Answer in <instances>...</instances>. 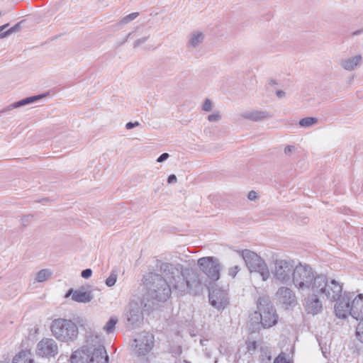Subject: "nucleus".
<instances>
[{
  "label": "nucleus",
  "mask_w": 363,
  "mask_h": 363,
  "mask_svg": "<svg viewBox=\"0 0 363 363\" xmlns=\"http://www.w3.org/2000/svg\"><path fill=\"white\" fill-rule=\"evenodd\" d=\"M156 267L162 274L149 272L143 277V282L152 299L165 301L172 292L183 296L186 293L197 295L202 291L199 274L193 269L184 268L180 264H174L159 259L156 262Z\"/></svg>",
  "instance_id": "obj_1"
},
{
  "label": "nucleus",
  "mask_w": 363,
  "mask_h": 363,
  "mask_svg": "<svg viewBox=\"0 0 363 363\" xmlns=\"http://www.w3.org/2000/svg\"><path fill=\"white\" fill-rule=\"evenodd\" d=\"M354 293L345 291L342 297L335 304V315L345 319L350 315L353 318L363 320V294L357 295L354 298Z\"/></svg>",
  "instance_id": "obj_2"
},
{
  "label": "nucleus",
  "mask_w": 363,
  "mask_h": 363,
  "mask_svg": "<svg viewBox=\"0 0 363 363\" xmlns=\"http://www.w3.org/2000/svg\"><path fill=\"white\" fill-rule=\"evenodd\" d=\"M50 330L57 340L63 342L76 340L79 334L78 327L72 320L61 318L52 321Z\"/></svg>",
  "instance_id": "obj_3"
},
{
  "label": "nucleus",
  "mask_w": 363,
  "mask_h": 363,
  "mask_svg": "<svg viewBox=\"0 0 363 363\" xmlns=\"http://www.w3.org/2000/svg\"><path fill=\"white\" fill-rule=\"evenodd\" d=\"M313 291L317 293L325 294L331 301H336V303L342 298V286L335 279L328 281L325 275L316 276V279L313 284Z\"/></svg>",
  "instance_id": "obj_4"
},
{
  "label": "nucleus",
  "mask_w": 363,
  "mask_h": 363,
  "mask_svg": "<svg viewBox=\"0 0 363 363\" xmlns=\"http://www.w3.org/2000/svg\"><path fill=\"white\" fill-rule=\"evenodd\" d=\"M317 275L310 265L299 263L294 267L291 281L298 290L311 289L313 291Z\"/></svg>",
  "instance_id": "obj_5"
},
{
  "label": "nucleus",
  "mask_w": 363,
  "mask_h": 363,
  "mask_svg": "<svg viewBox=\"0 0 363 363\" xmlns=\"http://www.w3.org/2000/svg\"><path fill=\"white\" fill-rule=\"evenodd\" d=\"M257 305L262 326L264 328H268L276 325L278 321V315L269 296H259ZM255 314L257 315V313L255 312Z\"/></svg>",
  "instance_id": "obj_6"
},
{
  "label": "nucleus",
  "mask_w": 363,
  "mask_h": 363,
  "mask_svg": "<svg viewBox=\"0 0 363 363\" xmlns=\"http://www.w3.org/2000/svg\"><path fill=\"white\" fill-rule=\"evenodd\" d=\"M238 253L250 272L259 273L263 281H267L269 278L270 272L267 263L257 253L250 250L238 251Z\"/></svg>",
  "instance_id": "obj_7"
},
{
  "label": "nucleus",
  "mask_w": 363,
  "mask_h": 363,
  "mask_svg": "<svg viewBox=\"0 0 363 363\" xmlns=\"http://www.w3.org/2000/svg\"><path fill=\"white\" fill-rule=\"evenodd\" d=\"M72 363H108V356L106 348H99L96 350L75 351L70 357Z\"/></svg>",
  "instance_id": "obj_8"
},
{
  "label": "nucleus",
  "mask_w": 363,
  "mask_h": 363,
  "mask_svg": "<svg viewBox=\"0 0 363 363\" xmlns=\"http://www.w3.org/2000/svg\"><path fill=\"white\" fill-rule=\"evenodd\" d=\"M294 267L293 261L282 259H275L272 269L273 276L280 283L287 284L292 279Z\"/></svg>",
  "instance_id": "obj_9"
},
{
  "label": "nucleus",
  "mask_w": 363,
  "mask_h": 363,
  "mask_svg": "<svg viewBox=\"0 0 363 363\" xmlns=\"http://www.w3.org/2000/svg\"><path fill=\"white\" fill-rule=\"evenodd\" d=\"M197 264L200 270L211 281H215L220 279L222 265L217 257H203L198 259Z\"/></svg>",
  "instance_id": "obj_10"
},
{
  "label": "nucleus",
  "mask_w": 363,
  "mask_h": 363,
  "mask_svg": "<svg viewBox=\"0 0 363 363\" xmlns=\"http://www.w3.org/2000/svg\"><path fill=\"white\" fill-rule=\"evenodd\" d=\"M154 346V336L147 332L139 333L134 339L132 347L138 356H144L151 351Z\"/></svg>",
  "instance_id": "obj_11"
},
{
  "label": "nucleus",
  "mask_w": 363,
  "mask_h": 363,
  "mask_svg": "<svg viewBox=\"0 0 363 363\" xmlns=\"http://www.w3.org/2000/svg\"><path fill=\"white\" fill-rule=\"evenodd\" d=\"M59 352L57 342L50 337H43L36 346V354L39 357L50 358L55 357Z\"/></svg>",
  "instance_id": "obj_12"
},
{
  "label": "nucleus",
  "mask_w": 363,
  "mask_h": 363,
  "mask_svg": "<svg viewBox=\"0 0 363 363\" xmlns=\"http://www.w3.org/2000/svg\"><path fill=\"white\" fill-rule=\"evenodd\" d=\"M209 302L218 310L224 309L228 304V294L225 290L216 288L209 291Z\"/></svg>",
  "instance_id": "obj_13"
},
{
  "label": "nucleus",
  "mask_w": 363,
  "mask_h": 363,
  "mask_svg": "<svg viewBox=\"0 0 363 363\" xmlns=\"http://www.w3.org/2000/svg\"><path fill=\"white\" fill-rule=\"evenodd\" d=\"M99 348H105L102 335L94 332H89L86 336V344L77 351L89 352V351L99 350Z\"/></svg>",
  "instance_id": "obj_14"
},
{
  "label": "nucleus",
  "mask_w": 363,
  "mask_h": 363,
  "mask_svg": "<svg viewBox=\"0 0 363 363\" xmlns=\"http://www.w3.org/2000/svg\"><path fill=\"white\" fill-rule=\"evenodd\" d=\"M275 295L277 301L286 307L293 306L296 303L294 292L288 287L281 286L279 288Z\"/></svg>",
  "instance_id": "obj_15"
},
{
  "label": "nucleus",
  "mask_w": 363,
  "mask_h": 363,
  "mask_svg": "<svg viewBox=\"0 0 363 363\" xmlns=\"http://www.w3.org/2000/svg\"><path fill=\"white\" fill-rule=\"evenodd\" d=\"M363 63V57L361 54L342 59L339 65L345 71L352 72L359 68Z\"/></svg>",
  "instance_id": "obj_16"
},
{
  "label": "nucleus",
  "mask_w": 363,
  "mask_h": 363,
  "mask_svg": "<svg viewBox=\"0 0 363 363\" xmlns=\"http://www.w3.org/2000/svg\"><path fill=\"white\" fill-rule=\"evenodd\" d=\"M69 296H72V299L74 301L84 303L90 302L94 298L90 291H84L83 288L78 290L70 289L65 296L68 297Z\"/></svg>",
  "instance_id": "obj_17"
},
{
  "label": "nucleus",
  "mask_w": 363,
  "mask_h": 363,
  "mask_svg": "<svg viewBox=\"0 0 363 363\" xmlns=\"http://www.w3.org/2000/svg\"><path fill=\"white\" fill-rule=\"evenodd\" d=\"M305 308L308 313L314 315L322 311L323 304L317 295L311 294L306 299Z\"/></svg>",
  "instance_id": "obj_18"
},
{
  "label": "nucleus",
  "mask_w": 363,
  "mask_h": 363,
  "mask_svg": "<svg viewBox=\"0 0 363 363\" xmlns=\"http://www.w3.org/2000/svg\"><path fill=\"white\" fill-rule=\"evenodd\" d=\"M126 315L128 324L132 328L138 326L143 320V314L140 308L136 305L134 306H130Z\"/></svg>",
  "instance_id": "obj_19"
},
{
  "label": "nucleus",
  "mask_w": 363,
  "mask_h": 363,
  "mask_svg": "<svg viewBox=\"0 0 363 363\" xmlns=\"http://www.w3.org/2000/svg\"><path fill=\"white\" fill-rule=\"evenodd\" d=\"M205 35L200 31H194L188 36V40L186 44V48L189 50L196 49L203 42Z\"/></svg>",
  "instance_id": "obj_20"
},
{
  "label": "nucleus",
  "mask_w": 363,
  "mask_h": 363,
  "mask_svg": "<svg viewBox=\"0 0 363 363\" xmlns=\"http://www.w3.org/2000/svg\"><path fill=\"white\" fill-rule=\"evenodd\" d=\"M241 117L254 122H258L272 117L266 111L253 110L241 113Z\"/></svg>",
  "instance_id": "obj_21"
},
{
  "label": "nucleus",
  "mask_w": 363,
  "mask_h": 363,
  "mask_svg": "<svg viewBox=\"0 0 363 363\" xmlns=\"http://www.w3.org/2000/svg\"><path fill=\"white\" fill-rule=\"evenodd\" d=\"M45 96H46V94H39V95L33 96L30 97H27L21 101L14 102L11 104L9 105L8 106H6L4 109H2L1 112L4 113L6 111H11L13 108H17L21 107L23 106L30 104L32 103L36 102L37 101L44 98Z\"/></svg>",
  "instance_id": "obj_22"
},
{
  "label": "nucleus",
  "mask_w": 363,
  "mask_h": 363,
  "mask_svg": "<svg viewBox=\"0 0 363 363\" xmlns=\"http://www.w3.org/2000/svg\"><path fill=\"white\" fill-rule=\"evenodd\" d=\"M13 363H35L30 350H22L13 359Z\"/></svg>",
  "instance_id": "obj_23"
},
{
  "label": "nucleus",
  "mask_w": 363,
  "mask_h": 363,
  "mask_svg": "<svg viewBox=\"0 0 363 363\" xmlns=\"http://www.w3.org/2000/svg\"><path fill=\"white\" fill-rule=\"evenodd\" d=\"M52 276V272L49 269H43L40 270L35 276V281L38 282H43Z\"/></svg>",
  "instance_id": "obj_24"
},
{
  "label": "nucleus",
  "mask_w": 363,
  "mask_h": 363,
  "mask_svg": "<svg viewBox=\"0 0 363 363\" xmlns=\"http://www.w3.org/2000/svg\"><path fill=\"white\" fill-rule=\"evenodd\" d=\"M318 118L315 117H306L299 121L298 124L303 128H309L318 123Z\"/></svg>",
  "instance_id": "obj_25"
},
{
  "label": "nucleus",
  "mask_w": 363,
  "mask_h": 363,
  "mask_svg": "<svg viewBox=\"0 0 363 363\" xmlns=\"http://www.w3.org/2000/svg\"><path fill=\"white\" fill-rule=\"evenodd\" d=\"M118 323V319L115 317H112L104 326V330L108 333H112L115 330L116 325Z\"/></svg>",
  "instance_id": "obj_26"
},
{
  "label": "nucleus",
  "mask_w": 363,
  "mask_h": 363,
  "mask_svg": "<svg viewBox=\"0 0 363 363\" xmlns=\"http://www.w3.org/2000/svg\"><path fill=\"white\" fill-rule=\"evenodd\" d=\"M138 15H139V13H138V12L130 13V14L125 16V17H123L121 20V21L117 24V26L127 24L130 22H131L132 21L135 20L138 16Z\"/></svg>",
  "instance_id": "obj_27"
},
{
  "label": "nucleus",
  "mask_w": 363,
  "mask_h": 363,
  "mask_svg": "<svg viewBox=\"0 0 363 363\" xmlns=\"http://www.w3.org/2000/svg\"><path fill=\"white\" fill-rule=\"evenodd\" d=\"M118 274L116 270H113L109 277L106 280V284L111 287L115 285L117 280Z\"/></svg>",
  "instance_id": "obj_28"
},
{
  "label": "nucleus",
  "mask_w": 363,
  "mask_h": 363,
  "mask_svg": "<svg viewBox=\"0 0 363 363\" xmlns=\"http://www.w3.org/2000/svg\"><path fill=\"white\" fill-rule=\"evenodd\" d=\"M357 338L363 343V320H360L356 328Z\"/></svg>",
  "instance_id": "obj_29"
},
{
  "label": "nucleus",
  "mask_w": 363,
  "mask_h": 363,
  "mask_svg": "<svg viewBox=\"0 0 363 363\" xmlns=\"http://www.w3.org/2000/svg\"><path fill=\"white\" fill-rule=\"evenodd\" d=\"M241 268L239 265L235 264L230 267L228 270V274L232 278H235L236 274L240 271Z\"/></svg>",
  "instance_id": "obj_30"
},
{
  "label": "nucleus",
  "mask_w": 363,
  "mask_h": 363,
  "mask_svg": "<svg viewBox=\"0 0 363 363\" xmlns=\"http://www.w3.org/2000/svg\"><path fill=\"white\" fill-rule=\"evenodd\" d=\"M247 352L252 354L257 350V342L255 341H247Z\"/></svg>",
  "instance_id": "obj_31"
},
{
  "label": "nucleus",
  "mask_w": 363,
  "mask_h": 363,
  "mask_svg": "<svg viewBox=\"0 0 363 363\" xmlns=\"http://www.w3.org/2000/svg\"><path fill=\"white\" fill-rule=\"evenodd\" d=\"M212 109H213L212 101L208 99H206L202 105V111H206V112H209V111H212Z\"/></svg>",
  "instance_id": "obj_32"
},
{
  "label": "nucleus",
  "mask_w": 363,
  "mask_h": 363,
  "mask_svg": "<svg viewBox=\"0 0 363 363\" xmlns=\"http://www.w3.org/2000/svg\"><path fill=\"white\" fill-rule=\"evenodd\" d=\"M221 119V115L219 111H216L213 114H210L208 116V120L210 122H218Z\"/></svg>",
  "instance_id": "obj_33"
},
{
  "label": "nucleus",
  "mask_w": 363,
  "mask_h": 363,
  "mask_svg": "<svg viewBox=\"0 0 363 363\" xmlns=\"http://www.w3.org/2000/svg\"><path fill=\"white\" fill-rule=\"evenodd\" d=\"M274 363H289L286 357V354L284 352H281L274 361Z\"/></svg>",
  "instance_id": "obj_34"
},
{
  "label": "nucleus",
  "mask_w": 363,
  "mask_h": 363,
  "mask_svg": "<svg viewBox=\"0 0 363 363\" xmlns=\"http://www.w3.org/2000/svg\"><path fill=\"white\" fill-rule=\"evenodd\" d=\"M9 26V23H6L5 25H3L0 26V38H4L9 35H11V32L9 30H7L6 31L2 32L4 29H6Z\"/></svg>",
  "instance_id": "obj_35"
},
{
  "label": "nucleus",
  "mask_w": 363,
  "mask_h": 363,
  "mask_svg": "<svg viewBox=\"0 0 363 363\" xmlns=\"http://www.w3.org/2000/svg\"><path fill=\"white\" fill-rule=\"evenodd\" d=\"M149 38H150V35L138 39L133 43V48H136L140 46L142 44L145 43L148 40Z\"/></svg>",
  "instance_id": "obj_36"
},
{
  "label": "nucleus",
  "mask_w": 363,
  "mask_h": 363,
  "mask_svg": "<svg viewBox=\"0 0 363 363\" xmlns=\"http://www.w3.org/2000/svg\"><path fill=\"white\" fill-rule=\"evenodd\" d=\"M91 274H92V270L91 269H84L81 273L82 277H83L84 279L89 278L91 276Z\"/></svg>",
  "instance_id": "obj_37"
},
{
  "label": "nucleus",
  "mask_w": 363,
  "mask_h": 363,
  "mask_svg": "<svg viewBox=\"0 0 363 363\" xmlns=\"http://www.w3.org/2000/svg\"><path fill=\"white\" fill-rule=\"evenodd\" d=\"M140 124L139 122L138 121H135V122H128L125 124V128L128 129V130H130V129H132L133 128H135V127H138L139 126Z\"/></svg>",
  "instance_id": "obj_38"
},
{
  "label": "nucleus",
  "mask_w": 363,
  "mask_h": 363,
  "mask_svg": "<svg viewBox=\"0 0 363 363\" xmlns=\"http://www.w3.org/2000/svg\"><path fill=\"white\" fill-rule=\"evenodd\" d=\"M169 157V155L167 152L162 153L160 156H159L157 159V162H162L167 160Z\"/></svg>",
  "instance_id": "obj_39"
},
{
  "label": "nucleus",
  "mask_w": 363,
  "mask_h": 363,
  "mask_svg": "<svg viewBox=\"0 0 363 363\" xmlns=\"http://www.w3.org/2000/svg\"><path fill=\"white\" fill-rule=\"evenodd\" d=\"M247 198L250 201H255L257 199V194L255 191H250L248 193Z\"/></svg>",
  "instance_id": "obj_40"
},
{
  "label": "nucleus",
  "mask_w": 363,
  "mask_h": 363,
  "mask_svg": "<svg viewBox=\"0 0 363 363\" xmlns=\"http://www.w3.org/2000/svg\"><path fill=\"white\" fill-rule=\"evenodd\" d=\"M295 147L294 145H287L284 148V153L285 155H289L293 151H294Z\"/></svg>",
  "instance_id": "obj_41"
},
{
  "label": "nucleus",
  "mask_w": 363,
  "mask_h": 363,
  "mask_svg": "<svg viewBox=\"0 0 363 363\" xmlns=\"http://www.w3.org/2000/svg\"><path fill=\"white\" fill-rule=\"evenodd\" d=\"M177 182V178L175 174H170L167 178V183L168 184H173L176 183Z\"/></svg>",
  "instance_id": "obj_42"
},
{
  "label": "nucleus",
  "mask_w": 363,
  "mask_h": 363,
  "mask_svg": "<svg viewBox=\"0 0 363 363\" xmlns=\"http://www.w3.org/2000/svg\"><path fill=\"white\" fill-rule=\"evenodd\" d=\"M20 24H21V23H18L14 26H13L9 29V31L11 32V34H12L13 33L17 32L20 30V28H21Z\"/></svg>",
  "instance_id": "obj_43"
},
{
  "label": "nucleus",
  "mask_w": 363,
  "mask_h": 363,
  "mask_svg": "<svg viewBox=\"0 0 363 363\" xmlns=\"http://www.w3.org/2000/svg\"><path fill=\"white\" fill-rule=\"evenodd\" d=\"M276 95L278 98H282L285 96V92L281 90H278L276 92Z\"/></svg>",
  "instance_id": "obj_44"
},
{
  "label": "nucleus",
  "mask_w": 363,
  "mask_h": 363,
  "mask_svg": "<svg viewBox=\"0 0 363 363\" xmlns=\"http://www.w3.org/2000/svg\"><path fill=\"white\" fill-rule=\"evenodd\" d=\"M182 347H177L175 350V351L173 352V353L176 355H179L181 353H182Z\"/></svg>",
  "instance_id": "obj_45"
},
{
  "label": "nucleus",
  "mask_w": 363,
  "mask_h": 363,
  "mask_svg": "<svg viewBox=\"0 0 363 363\" xmlns=\"http://www.w3.org/2000/svg\"><path fill=\"white\" fill-rule=\"evenodd\" d=\"M363 33V29L355 30L352 33V35H359Z\"/></svg>",
  "instance_id": "obj_46"
},
{
  "label": "nucleus",
  "mask_w": 363,
  "mask_h": 363,
  "mask_svg": "<svg viewBox=\"0 0 363 363\" xmlns=\"http://www.w3.org/2000/svg\"><path fill=\"white\" fill-rule=\"evenodd\" d=\"M28 218V216H25V217H23V218H22V223H23V225H26V221H27V218Z\"/></svg>",
  "instance_id": "obj_47"
},
{
  "label": "nucleus",
  "mask_w": 363,
  "mask_h": 363,
  "mask_svg": "<svg viewBox=\"0 0 363 363\" xmlns=\"http://www.w3.org/2000/svg\"><path fill=\"white\" fill-rule=\"evenodd\" d=\"M132 35V33H130L128 34V35L126 36L125 39L124 40V42L127 41L128 38H130Z\"/></svg>",
  "instance_id": "obj_48"
},
{
  "label": "nucleus",
  "mask_w": 363,
  "mask_h": 363,
  "mask_svg": "<svg viewBox=\"0 0 363 363\" xmlns=\"http://www.w3.org/2000/svg\"><path fill=\"white\" fill-rule=\"evenodd\" d=\"M179 363H190V362H188V361H186V360H184H184H182V361L179 360Z\"/></svg>",
  "instance_id": "obj_49"
}]
</instances>
